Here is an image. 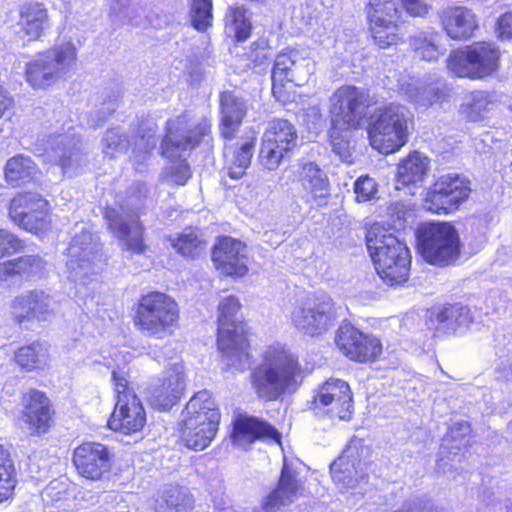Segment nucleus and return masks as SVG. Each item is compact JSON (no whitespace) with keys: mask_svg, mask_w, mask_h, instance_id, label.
<instances>
[{"mask_svg":"<svg viewBox=\"0 0 512 512\" xmlns=\"http://www.w3.org/2000/svg\"><path fill=\"white\" fill-rule=\"evenodd\" d=\"M377 104L376 96L367 88L343 84L334 90L329 97L328 140L335 154L349 155V141L342 134L357 131L366 122L369 144L381 154H394L409 142L415 128V118L409 108L389 102L377 108L375 115H370L369 109Z\"/></svg>","mask_w":512,"mask_h":512,"instance_id":"f257e3e1","label":"nucleus"},{"mask_svg":"<svg viewBox=\"0 0 512 512\" xmlns=\"http://www.w3.org/2000/svg\"><path fill=\"white\" fill-rule=\"evenodd\" d=\"M308 374L297 353L283 343L273 342L266 346L260 362L251 369L249 382L258 399L272 402L296 393Z\"/></svg>","mask_w":512,"mask_h":512,"instance_id":"f03ea898","label":"nucleus"},{"mask_svg":"<svg viewBox=\"0 0 512 512\" xmlns=\"http://www.w3.org/2000/svg\"><path fill=\"white\" fill-rule=\"evenodd\" d=\"M242 303L235 295L223 297L217 305L216 346L226 368L245 371L253 360L252 337L248 320L237 318Z\"/></svg>","mask_w":512,"mask_h":512,"instance_id":"7ed1b4c3","label":"nucleus"},{"mask_svg":"<svg viewBox=\"0 0 512 512\" xmlns=\"http://www.w3.org/2000/svg\"><path fill=\"white\" fill-rule=\"evenodd\" d=\"M365 244L382 282L389 287L404 286L410 279L412 255L406 242L400 240L383 223L366 226Z\"/></svg>","mask_w":512,"mask_h":512,"instance_id":"20e7f679","label":"nucleus"},{"mask_svg":"<svg viewBox=\"0 0 512 512\" xmlns=\"http://www.w3.org/2000/svg\"><path fill=\"white\" fill-rule=\"evenodd\" d=\"M129 316L138 333L156 340L173 337L181 328L178 301L157 289L141 293L130 307Z\"/></svg>","mask_w":512,"mask_h":512,"instance_id":"39448f33","label":"nucleus"},{"mask_svg":"<svg viewBox=\"0 0 512 512\" xmlns=\"http://www.w3.org/2000/svg\"><path fill=\"white\" fill-rule=\"evenodd\" d=\"M114 406L107 420V428L123 435H132L143 430L147 422L146 411L136 394L129 375L117 367L111 373Z\"/></svg>","mask_w":512,"mask_h":512,"instance_id":"423d86ee","label":"nucleus"},{"mask_svg":"<svg viewBox=\"0 0 512 512\" xmlns=\"http://www.w3.org/2000/svg\"><path fill=\"white\" fill-rule=\"evenodd\" d=\"M501 57L502 52L495 42L478 40L452 50L446 67L455 77L483 80L498 73Z\"/></svg>","mask_w":512,"mask_h":512,"instance_id":"0eeeda50","label":"nucleus"},{"mask_svg":"<svg viewBox=\"0 0 512 512\" xmlns=\"http://www.w3.org/2000/svg\"><path fill=\"white\" fill-rule=\"evenodd\" d=\"M417 251L422 259L434 266L454 264L461 255V240L457 229L447 221H426L415 231Z\"/></svg>","mask_w":512,"mask_h":512,"instance_id":"6e6552de","label":"nucleus"},{"mask_svg":"<svg viewBox=\"0 0 512 512\" xmlns=\"http://www.w3.org/2000/svg\"><path fill=\"white\" fill-rule=\"evenodd\" d=\"M365 16L371 40L379 49H389L404 42L400 32L402 12L395 0H368Z\"/></svg>","mask_w":512,"mask_h":512,"instance_id":"1a4fd4ad","label":"nucleus"},{"mask_svg":"<svg viewBox=\"0 0 512 512\" xmlns=\"http://www.w3.org/2000/svg\"><path fill=\"white\" fill-rule=\"evenodd\" d=\"M472 192L471 181L458 173L436 178L422 200L423 208L437 215H448L460 209Z\"/></svg>","mask_w":512,"mask_h":512,"instance_id":"9d476101","label":"nucleus"},{"mask_svg":"<svg viewBox=\"0 0 512 512\" xmlns=\"http://www.w3.org/2000/svg\"><path fill=\"white\" fill-rule=\"evenodd\" d=\"M309 408L315 415L330 420L350 421L354 414V399L349 383L339 378L326 379L314 390Z\"/></svg>","mask_w":512,"mask_h":512,"instance_id":"9b49d317","label":"nucleus"},{"mask_svg":"<svg viewBox=\"0 0 512 512\" xmlns=\"http://www.w3.org/2000/svg\"><path fill=\"white\" fill-rule=\"evenodd\" d=\"M336 321V304L327 295L308 297L292 314L295 328L311 338L324 335L335 325Z\"/></svg>","mask_w":512,"mask_h":512,"instance_id":"f8f14e48","label":"nucleus"},{"mask_svg":"<svg viewBox=\"0 0 512 512\" xmlns=\"http://www.w3.org/2000/svg\"><path fill=\"white\" fill-rule=\"evenodd\" d=\"M76 473L88 481L108 480L113 474L116 454L112 447L99 441H83L72 452Z\"/></svg>","mask_w":512,"mask_h":512,"instance_id":"ddd939ff","label":"nucleus"},{"mask_svg":"<svg viewBox=\"0 0 512 512\" xmlns=\"http://www.w3.org/2000/svg\"><path fill=\"white\" fill-rule=\"evenodd\" d=\"M8 213L20 228L36 235L46 232L51 225L50 203L37 192L16 193L9 202Z\"/></svg>","mask_w":512,"mask_h":512,"instance_id":"4468645a","label":"nucleus"},{"mask_svg":"<svg viewBox=\"0 0 512 512\" xmlns=\"http://www.w3.org/2000/svg\"><path fill=\"white\" fill-rule=\"evenodd\" d=\"M297 143L298 133L295 125L285 118H273L261 139L260 162L269 170L276 169L284 157L297 147Z\"/></svg>","mask_w":512,"mask_h":512,"instance_id":"2eb2a0df","label":"nucleus"},{"mask_svg":"<svg viewBox=\"0 0 512 512\" xmlns=\"http://www.w3.org/2000/svg\"><path fill=\"white\" fill-rule=\"evenodd\" d=\"M334 343L342 355L358 364L375 363L383 354L380 338L352 324H344L337 329Z\"/></svg>","mask_w":512,"mask_h":512,"instance_id":"dca6fc26","label":"nucleus"},{"mask_svg":"<svg viewBox=\"0 0 512 512\" xmlns=\"http://www.w3.org/2000/svg\"><path fill=\"white\" fill-rule=\"evenodd\" d=\"M21 419L31 436L41 437L57 424V411L53 400L45 391L30 388L21 395Z\"/></svg>","mask_w":512,"mask_h":512,"instance_id":"f3484780","label":"nucleus"},{"mask_svg":"<svg viewBox=\"0 0 512 512\" xmlns=\"http://www.w3.org/2000/svg\"><path fill=\"white\" fill-rule=\"evenodd\" d=\"M211 125L200 122L193 126L185 113L166 122L165 134L161 141V155L172 157L185 151L195 149L210 134Z\"/></svg>","mask_w":512,"mask_h":512,"instance_id":"a211bd4d","label":"nucleus"},{"mask_svg":"<svg viewBox=\"0 0 512 512\" xmlns=\"http://www.w3.org/2000/svg\"><path fill=\"white\" fill-rule=\"evenodd\" d=\"M231 443L243 449H249L256 442L282 441L281 432L267 420L248 413H238L231 421L229 433Z\"/></svg>","mask_w":512,"mask_h":512,"instance_id":"6ab92c4d","label":"nucleus"},{"mask_svg":"<svg viewBox=\"0 0 512 512\" xmlns=\"http://www.w3.org/2000/svg\"><path fill=\"white\" fill-rule=\"evenodd\" d=\"M211 260L215 269L226 277L242 278L249 272L247 245L232 236L216 237L211 248Z\"/></svg>","mask_w":512,"mask_h":512,"instance_id":"aec40b11","label":"nucleus"},{"mask_svg":"<svg viewBox=\"0 0 512 512\" xmlns=\"http://www.w3.org/2000/svg\"><path fill=\"white\" fill-rule=\"evenodd\" d=\"M103 217L108 229L120 241L121 249L130 255H144L149 251L146 239V227L139 215L125 220L112 207H106Z\"/></svg>","mask_w":512,"mask_h":512,"instance_id":"412c9836","label":"nucleus"},{"mask_svg":"<svg viewBox=\"0 0 512 512\" xmlns=\"http://www.w3.org/2000/svg\"><path fill=\"white\" fill-rule=\"evenodd\" d=\"M304 491V483L297 470L284 462L276 485L261 501V509L264 512H276L303 496Z\"/></svg>","mask_w":512,"mask_h":512,"instance_id":"4be33fe9","label":"nucleus"},{"mask_svg":"<svg viewBox=\"0 0 512 512\" xmlns=\"http://www.w3.org/2000/svg\"><path fill=\"white\" fill-rule=\"evenodd\" d=\"M295 179L304 192L305 201L322 207L327 205L331 196V184L328 176L315 162L300 164L295 173Z\"/></svg>","mask_w":512,"mask_h":512,"instance_id":"5701e85b","label":"nucleus"},{"mask_svg":"<svg viewBox=\"0 0 512 512\" xmlns=\"http://www.w3.org/2000/svg\"><path fill=\"white\" fill-rule=\"evenodd\" d=\"M440 23L447 36L456 41L472 38L479 29V19L469 7L453 4L440 13Z\"/></svg>","mask_w":512,"mask_h":512,"instance_id":"b1692460","label":"nucleus"},{"mask_svg":"<svg viewBox=\"0 0 512 512\" xmlns=\"http://www.w3.org/2000/svg\"><path fill=\"white\" fill-rule=\"evenodd\" d=\"M49 11L43 2L30 0L19 6L18 35L22 40L35 42L40 40L49 26Z\"/></svg>","mask_w":512,"mask_h":512,"instance_id":"393cba45","label":"nucleus"},{"mask_svg":"<svg viewBox=\"0 0 512 512\" xmlns=\"http://www.w3.org/2000/svg\"><path fill=\"white\" fill-rule=\"evenodd\" d=\"M12 320L17 325L45 320L49 313L47 296L42 290H29L25 294L16 296L11 302Z\"/></svg>","mask_w":512,"mask_h":512,"instance_id":"a878e982","label":"nucleus"},{"mask_svg":"<svg viewBox=\"0 0 512 512\" xmlns=\"http://www.w3.org/2000/svg\"><path fill=\"white\" fill-rule=\"evenodd\" d=\"M219 428L220 425L181 418L176 431L183 446L194 451H202L214 441Z\"/></svg>","mask_w":512,"mask_h":512,"instance_id":"bb28decb","label":"nucleus"},{"mask_svg":"<svg viewBox=\"0 0 512 512\" xmlns=\"http://www.w3.org/2000/svg\"><path fill=\"white\" fill-rule=\"evenodd\" d=\"M220 106V135L226 140H233L246 115V107L231 91L221 93Z\"/></svg>","mask_w":512,"mask_h":512,"instance_id":"cd10ccee","label":"nucleus"},{"mask_svg":"<svg viewBox=\"0 0 512 512\" xmlns=\"http://www.w3.org/2000/svg\"><path fill=\"white\" fill-rule=\"evenodd\" d=\"M182 418L220 425L221 410L212 394L207 390H201L186 403Z\"/></svg>","mask_w":512,"mask_h":512,"instance_id":"c85d7f7f","label":"nucleus"},{"mask_svg":"<svg viewBox=\"0 0 512 512\" xmlns=\"http://www.w3.org/2000/svg\"><path fill=\"white\" fill-rule=\"evenodd\" d=\"M430 167V159L414 150L409 152L397 164L395 179L403 187L415 186L424 181Z\"/></svg>","mask_w":512,"mask_h":512,"instance_id":"c756f323","label":"nucleus"},{"mask_svg":"<svg viewBox=\"0 0 512 512\" xmlns=\"http://www.w3.org/2000/svg\"><path fill=\"white\" fill-rule=\"evenodd\" d=\"M45 262L38 254H25L0 262V283L11 279L28 280L44 269Z\"/></svg>","mask_w":512,"mask_h":512,"instance_id":"7c9ffc66","label":"nucleus"},{"mask_svg":"<svg viewBox=\"0 0 512 512\" xmlns=\"http://www.w3.org/2000/svg\"><path fill=\"white\" fill-rule=\"evenodd\" d=\"M49 360L48 346L39 340L22 344L13 352V362L24 372L44 370Z\"/></svg>","mask_w":512,"mask_h":512,"instance_id":"2f4dec72","label":"nucleus"},{"mask_svg":"<svg viewBox=\"0 0 512 512\" xmlns=\"http://www.w3.org/2000/svg\"><path fill=\"white\" fill-rule=\"evenodd\" d=\"M26 81L33 88H47L54 84L60 75L53 66L51 50H45L36 55V58L26 65Z\"/></svg>","mask_w":512,"mask_h":512,"instance_id":"473e14b6","label":"nucleus"},{"mask_svg":"<svg viewBox=\"0 0 512 512\" xmlns=\"http://www.w3.org/2000/svg\"><path fill=\"white\" fill-rule=\"evenodd\" d=\"M38 173L37 164L29 156L23 154L10 157L3 169L6 183L13 188H19L34 182Z\"/></svg>","mask_w":512,"mask_h":512,"instance_id":"72a5a7b5","label":"nucleus"},{"mask_svg":"<svg viewBox=\"0 0 512 512\" xmlns=\"http://www.w3.org/2000/svg\"><path fill=\"white\" fill-rule=\"evenodd\" d=\"M98 253L97 243L90 231L83 229L76 233L67 248V255L71 264L78 268L90 267Z\"/></svg>","mask_w":512,"mask_h":512,"instance_id":"f704fd0d","label":"nucleus"},{"mask_svg":"<svg viewBox=\"0 0 512 512\" xmlns=\"http://www.w3.org/2000/svg\"><path fill=\"white\" fill-rule=\"evenodd\" d=\"M472 435L473 428L468 421L461 420L449 426L443 441L450 460H454L457 456H460L459 461L465 458L466 453L472 446Z\"/></svg>","mask_w":512,"mask_h":512,"instance_id":"c9c22d12","label":"nucleus"},{"mask_svg":"<svg viewBox=\"0 0 512 512\" xmlns=\"http://www.w3.org/2000/svg\"><path fill=\"white\" fill-rule=\"evenodd\" d=\"M183 391L182 377L179 374L169 375L153 389L150 402L158 410L166 411L179 401Z\"/></svg>","mask_w":512,"mask_h":512,"instance_id":"e433bc0d","label":"nucleus"},{"mask_svg":"<svg viewBox=\"0 0 512 512\" xmlns=\"http://www.w3.org/2000/svg\"><path fill=\"white\" fill-rule=\"evenodd\" d=\"M18 472L10 450L0 444V505L12 502L18 487Z\"/></svg>","mask_w":512,"mask_h":512,"instance_id":"4c0bfd02","label":"nucleus"},{"mask_svg":"<svg viewBox=\"0 0 512 512\" xmlns=\"http://www.w3.org/2000/svg\"><path fill=\"white\" fill-rule=\"evenodd\" d=\"M294 64L291 55L285 52L279 53L274 62L271 91L275 99L281 103L290 101V92L286 89V84L292 81L291 69Z\"/></svg>","mask_w":512,"mask_h":512,"instance_id":"58836bf2","label":"nucleus"},{"mask_svg":"<svg viewBox=\"0 0 512 512\" xmlns=\"http://www.w3.org/2000/svg\"><path fill=\"white\" fill-rule=\"evenodd\" d=\"M206 241L196 228L187 227L171 240L172 247L182 257L190 260L199 258L206 250Z\"/></svg>","mask_w":512,"mask_h":512,"instance_id":"ea45409f","label":"nucleus"},{"mask_svg":"<svg viewBox=\"0 0 512 512\" xmlns=\"http://www.w3.org/2000/svg\"><path fill=\"white\" fill-rule=\"evenodd\" d=\"M158 125L148 117H140L133 130L131 139L135 146L133 152L149 155L156 147Z\"/></svg>","mask_w":512,"mask_h":512,"instance_id":"a19ab883","label":"nucleus"},{"mask_svg":"<svg viewBox=\"0 0 512 512\" xmlns=\"http://www.w3.org/2000/svg\"><path fill=\"white\" fill-rule=\"evenodd\" d=\"M225 26L230 27L234 33L235 42H244L252 34V22L247 16V9L242 5H233L227 9Z\"/></svg>","mask_w":512,"mask_h":512,"instance_id":"79ce46f5","label":"nucleus"},{"mask_svg":"<svg viewBox=\"0 0 512 512\" xmlns=\"http://www.w3.org/2000/svg\"><path fill=\"white\" fill-rule=\"evenodd\" d=\"M410 49L413 58L418 61H437L443 54L435 39L426 33H420L411 37Z\"/></svg>","mask_w":512,"mask_h":512,"instance_id":"37998d69","label":"nucleus"},{"mask_svg":"<svg viewBox=\"0 0 512 512\" xmlns=\"http://www.w3.org/2000/svg\"><path fill=\"white\" fill-rule=\"evenodd\" d=\"M189 14L193 28L206 32L213 24V0H190Z\"/></svg>","mask_w":512,"mask_h":512,"instance_id":"c03bdc74","label":"nucleus"},{"mask_svg":"<svg viewBox=\"0 0 512 512\" xmlns=\"http://www.w3.org/2000/svg\"><path fill=\"white\" fill-rule=\"evenodd\" d=\"M255 144L256 139L252 137L236 149L232 162L228 168V175L231 179L238 180L245 175L246 170L251 163Z\"/></svg>","mask_w":512,"mask_h":512,"instance_id":"a18cd8bd","label":"nucleus"},{"mask_svg":"<svg viewBox=\"0 0 512 512\" xmlns=\"http://www.w3.org/2000/svg\"><path fill=\"white\" fill-rule=\"evenodd\" d=\"M436 320L439 323H447L455 326L470 324L472 316L470 308L460 303H447L437 312Z\"/></svg>","mask_w":512,"mask_h":512,"instance_id":"49530a36","label":"nucleus"},{"mask_svg":"<svg viewBox=\"0 0 512 512\" xmlns=\"http://www.w3.org/2000/svg\"><path fill=\"white\" fill-rule=\"evenodd\" d=\"M53 66L58 70L59 75L75 64L77 60V48L72 42H67L57 47L50 48Z\"/></svg>","mask_w":512,"mask_h":512,"instance_id":"de8ad7c7","label":"nucleus"},{"mask_svg":"<svg viewBox=\"0 0 512 512\" xmlns=\"http://www.w3.org/2000/svg\"><path fill=\"white\" fill-rule=\"evenodd\" d=\"M25 246L24 240L17 234L0 228V259L21 253Z\"/></svg>","mask_w":512,"mask_h":512,"instance_id":"09e8293b","label":"nucleus"},{"mask_svg":"<svg viewBox=\"0 0 512 512\" xmlns=\"http://www.w3.org/2000/svg\"><path fill=\"white\" fill-rule=\"evenodd\" d=\"M490 101L485 92L473 93L469 103L463 105V113L468 121H477L482 118L483 112L487 110Z\"/></svg>","mask_w":512,"mask_h":512,"instance_id":"8fccbe9b","label":"nucleus"},{"mask_svg":"<svg viewBox=\"0 0 512 512\" xmlns=\"http://www.w3.org/2000/svg\"><path fill=\"white\" fill-rule=\"evenodd\" d=\"M128 143L129 140L125 134L109 130L104 138L103 152L110 158H114L117 154L127 150Z\"/></svg>","mask_w":512,"mask_h":512,"instance_id":"3c124183","label":"nucleus"},{"mask_svg":"<svg viewBox=\"0 0 512 512\" xmlns=\"http://www.w3.org/2000/svg\"><path fill=\"white\" fill-rule=\"evenodd\" d=\"M354 192L358 202L369 201L377 193V184L373 178L362 175L354 182Z\"/></svg>","mask_w":512,"mask_h":512,"instance_id":"603ef678","label":"nucleus"},{"mask_svg":"<svg viewBox=\"0 0 512 512\" xmlns=\"http://www.w3.org/2000/svg\"><path fill=\"white\" fill-rule=\"evenodd\" d=\"M404 11L411 17L423 18L429 13L430 6L424 0H398Z\"/></svg>","mask_w":512,"mask_h":512,"instance_id":"864d4df0","label":"nucleus"},{"mask_svg":"<svg viewBox=\"0 0 512 512\" xmlns=\"http://www.w3.org/2000/svg\"><path fill=\"white\" fill-rule=\"evenodd\" d=\"M495 33L499 40L512 39V12L501 14L495 24Z\"/></svg>","mask_w":512,"mask_h":512,"instance_id":"5fc2aeb1","label":"nucleus"},{"mask_svg":"<svg viewBox=\"0 0 512 512\" xmlns=\"http://www.w3.org/2000/svg\"><path fill=\"white\" fill-rule=\"evenodd\" d=\"M169 176L176 185H185L192 176L189 163L186 160L180 161L170 168Z\"/></svg>","mask_w":512,"mask_h":512,"instance_id":"6e6d98bb","label":"nucleus"},{"mask_svg":"<svg viewBox=\"0 0 512 512\" xmlns=\"http://www.w3.org/2000/svg\"><path fill=\"white\" fill-rule=\"evenodd\" d=\"M252 53L259 50V53H256L253 57L252 61L255 65H261L264 62L268 61L271 57L270 55V47L268 41L265 39H258L251 44Z\"/></svg>","mask_w":512,"mask_h":512,"instance_id":"4d7b16f0","label":"nucleus"},{"mask_svg":"<svg viewBox=\"0 0 512 512\" xmlns=\"http://www.w3.org/2000/svg\"><path fill=\"white\" fill-rule=\"evenodd\" d=\"M185 495L181 489L177 487L170 488L165 491L164 502L168 509L179 510L183 506Z\"/></svg>","mask_w":512,"mask_h":512,"instance_id":"13d9d810","label":"nucleus"},{"mask_svg":"<svg viewBox=\"0 0 512 512\" xmlns=\"http://www.w3.org/2000/svg\"><path fill=\"white\" fill-rule=\"evenodd\" d=\"M14 105V99L6 90L4 85L0 83V119Z\"/></svg>","mask_w":512,"mask_h":512,"instance_id":"bf43d9fd","label":"nucleus"},{"mask_svg":"<svg viewBox=\"0 0 512 512\" xmlns=\"http://www.w3.org/2000/svg\"><path fill=\"white\" fill-rule=\"evenodd\" d=\"M424 95H425L428 105H433L435 103H441L446 96L444 91L438 87L425 88Z\"/></svg>","mask_w":512,"mask_h":512,"instance_id":"052dcab7","label":"nucleus"},{"mask_svg":"<svg viewBox=\"0 0 512 512\" xmlns=\"http://www.w3.org/2000/svg\"><path fill=\"white\" fill-rule=\"evenodd\" d=\"M347 464V458L344 457L343 455L339 456L330 465L331 473L334 476H337L339 473H342L344 471L343 467L346 466Z\"/></svg>","mask_w":512,"mask_h":512,"instance_id":"680f3d73","label":"nucleus"},{"mask_svg":"<svg viewBox=\"0 0 512 512\" xmlns=\"http://www.w3.org/2000/svg\"><path fill=\"white\" fill-rule=\"evenodd\" d=\"M506 512H512V504L510 506H508L507 508V511Z\"/></svg>","mask_w":512,"mask_h":512,"instance_id":"e2e57ef3","label":"nucleus"}]
</instances>
